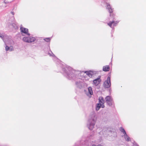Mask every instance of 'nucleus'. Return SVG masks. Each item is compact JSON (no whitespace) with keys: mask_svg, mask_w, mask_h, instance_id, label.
Returning a JSON list of instances; mask_svg holds the SVG:
<instances>
[{"mask_svg":"<svg viewBox=\"0 0 146 146\" xmlns=\"http://www.w3.org/2000/svg\"><path fill=\"white\" fill-rule=\"evenodd\" d=\"M92 146H102L101 145L99 144L98 145H96L94 144H93V145H92Z\"/></svg>","mask_w":146,"mask_h":146,"instance_id":"a878e982","label":"nucleus"},{"mask_svg":"<svg viewBox=\"0 0 146 146\" xmlns=\"http://www.w3.org/2000/svg\"><path fill=\"white\" fill-rule=\"evenodd\" d=\"M110 69V67L109 66L106 65L104 66L103 68V70L105 72L108 71Z\"/></svg>","mask_w":146,"mask_h":146,"instance_id":"4468645a","label":"nucleus"},{"mask_svg":"<svg viewBox=\"0 0 146 146\" xmlns=\"http://www.w3.org/2000/svg\"><path fill=\"white\" fill-rule=\"evenodd\" d=\"M100 78L101 76H99L97 78L94 80L93 81V84L96 86H97L101 81Z\"/></svg>","mask_w":146,"mask_h":146,"instance_id":"0eeeda50","label":"nucleus"},{"mask_svg":"<svg viewBox=\"0 0 146 146\" xmlns=\"http://www.w3.org/2000/svg\"><path fill=\"white\" fill-rule=\"evenodd\" d=\"M23 40L27 43H32L35 41L36 38L32 36H30V35L24 37L23 38Z\"/></svg>","mask_w":146,"mask_h":146,"instance_id":"20e7f679","label":"nucleus"},{"mask_svg":"<svg viewBox=\"0 0 146 146\" xmlns=\"http://www.w3.org/2000/svg\"><path fill=\"white\" fill-rule=\"evenodd\" d=\"M100 127H98V128H97V131H99V130H100Z\"/></svg>","mask_w":146,"mask_h":146,"instance_id":"c85d7f7f","label":"nucleus"},{"mask_svg":"<svg viewBox=\"0 0 146 146\" xmlns=\"http://www.w3.org/2000/svg\"><path fill=\"white\" fill-rule=\"evenodd\" d=\"M4 36L0 33V37L2 39H3Z\"/></svg>","mask_w":146,"mask_h":146,"instance_id":"393cba45","label":"nucleus"},{"mask_svg":"<svg viewBox=\"0 0 146 146\" xmlns=\"http://www.w3.org/2000/svg\"><path fill=\"white\" fill-rule=\"evenodd\" d=\"M120 131L123 133V134H124V135H125V134H126V131L122 127H121L120 128Z\"/></svg>","mask_w":146,"mask_h":146,"instance_id":"aec40b11","label":"nucleus"},{"mask_svg":"<svg viewBox=\"0 0 146 146\" xmlns=\"http://www.w3.org/2000/svg\"><path fill=\"white\" fill-rule=\"evenodd\" d=\"M89 94L90 95H92L93 94V92L92 88L91 87H89L88 88Z\"/></svg>","mask_w":146,"mask_h":146,"instance_id":"f3484780","label":"nucleus"},{"mask_svg":"<svg viewBox=\"0 0 146 146\" xmlns=\"http://www.w3.org/2000/svg\"><path fill=\"white\" fill-rule=\"evenodd\" d=\"M111 86V77L110 76H109L107 79L104 82L103 86L105 88H108L110 87Z\"/></svg>","mask_w":146,"mask_h":146,"instance_id":"39448f33","label":"nucleus"},{"mask_svg":"<svg viewBox=\"0 0 146 146\" xmlns=\"http://www.w3.org/2000/svg\"><path fill=\"white\" fill-rule=\"evenodd\" d=\"M96 118L94 114H92L89 117L87 124V127L91 130H92L94 127Z\"/></svg>","mask_w":146,"mask_h":146,"instance_id":"7ed1b4c3","label":"nucleus"},{"mask_svg":"<svg viewBox=\"0 0 146 146\" xmlns=\"http://www.w3.org/2000/svg\"><path fill=\"white\" fill-rule=\"evenodd\" d=\"M88 142L86 140H81L77 142L73 146H89Z\"/></svg>","mask_w":146,"mask_h":146,"instance_id":"423d86ee","label":"nucleus"},{"mask_svg":"<svg viewBox=\"0 0 146 146\" xmlns=\"http://www.w3.org/2000/svg\"><path fill=\"white\" fill-rule=\"evenodd\" d=\"M109 131V130H108L107 127H104L103 129H102V132L100 131L98 133L100 135H101L102 134L103 135H104L105 134H106V133L108 132Z\"/></svg>","mask_w":146,"mask_h":146,"instance_id":"1a4fd4ad","label":"nucleus"},{"mask_svg":"<svg viewBox=\"0 0 146 146\" xmlns=\"http://www.w3.org/2000/svg\"><path fill=\"white\" fill-rule=\"evenodd\" d=\"M120 131L123 133V134H124V135H125V134H126V131L122 127H121L120 128Z\"/></svg>","mask_w":146,"mask_h":146,"instance_id":"6ab92c4d","label":"nucleus"},{"mask_svg":"<svg viewBox=\"0 0 146 146\" xmlns=\"http://www.w3.org/2000/svg\"><path fill=\"white\" fill-rule=\"evenodd\" d=\"M133 146H139L138 145L135 141L133 143Z\"/></svg>","mask_w":146,"mask_h":146,"instance_id":"b1692460","label":"nucleus"},{"mask_svg":"<svg viewBox=\"0 0 146 146\" xmlns=\"http://www.w3.org/2000/svg\"><path fill=\"white\" fill-rule=\"evenodd\" d=\"M90 139H91L92 138V134L90 135L89 137H88Z\"/></svg>","mask_w":146,"mask_h":146,"instance_id":"bb28decb","label":"nucleus"},{"mask_svg":"<svg viewBox=\"0 0 146 146\" xmlns=\"http://www.w3.org/2000/svg\"><path fill=\"white\" fill-rule=\"evenodd\" d=\"M98 100L99 102V103L101 104H104V103L105 102V101L102 97H99L98 98Z\"/></svg>","mask_w":146,"mask_h":146,"instance_id":"f8f14e48","label":"nucleus"},{"mask_svg":"<svg viewBox=\"0 0 146 146\" xmlns=\"http://www.w3.org/2000/svg\"><path fill=\"white\" fill-rule=\"evenodd\" d=\"M106 8L110 13L109 19L111 21L108 23V25L113 29V27L116 26L118 23L119 21H115L116 20L115 15L113 13V9L112 8L110 4L106 3Z\"/></svg>","mask_w":146,"mask_h":146,"instance_id":"f03ea898","label":"nucleus"},{"mask_svg":"<svg viewBox=\"0 0 146 146\" xmlns=\"http://www.w3.org/2000/svg\"><path fill=\"white\" fill-rule=\"evenodd\" d=\"M60 67L61 68V72L67 79L76 81L75 85L76 87L80 89L84 87L86 84L82 82V77L81 76L83 72L74 70L71 67L64 65L61 64Z\"/></svg>","mask_w":146,"mask_h":146,"instance_id":"f257e3e1","label":"nucleus"},{"mask_svg":"<svg viewBox=\"0 0 146 146\" xmlns=\"http://www.w3.org/2000/svg\"><path fill=\"white\" fill-rule=\"evenodd\" d=\"M104 108L105 107L104 104H101L98 103L96 104V109L97 111H98L99 110L101 107Z\"/></svg>","mask_w":146,"mask_h":146,"instance_id":"9d476101","label":"nucleus"},{"mask_svg":"<svg viewBox=\"0 0 146 146\" xmlns=\"http://www.w3.org/2000/svg\"><path fill=\"white\" fill-rule=\"evenodd\" d=\"M20 30L22 33L26 34L28 36L30 35V34L28 33V29H27L21 27H20Z\"/></svg>","mask_w":146,"mask_h":146,"instance_id":"6e6552de","label":"nucleus"},{"mask_svg":"<svg viewBox=\"0 0 146 146\" xmlns=\"http://www.w3.org/2000/svg\"><path fill=\"white\" fill-rule=\"evenodd\" d=\"M51 38H46L44 39V40L46 42H48L50 41Z\"/></svg>","mask_w":146,"mask_h":146,"instance_id":"5701e85b","label":"nucleus"},{"mask_svg":"<svg viewBox=\"0 0 146 146\" xmlns=\"http://www.w3.org/2000/svg\"><path fill=\"white\" fill-rule=\"evenodd\" d=\"M84 72V73H86V75H88L89 77H92V76L94 75V73L92 71H85L84 72ZM83 73H82L83 74Z\"/></svg>","mask_w":146,"mask_h":146,"instance_id":"9b49d317","label":"nucleus"},{"mask_svg":"<svg viewBox=\"0 0 146 146\" xmlns=\"http://www.w3.org/2000/svg\"><path fill=\"white\" fill-rule=\"evenodd\" d=\"M11 27L13 29L15 30L17 29H18V26L16 24L13 23L12 24L10 25Z\"/></svg>","mask_w":146,"mask_h":146,"instance_id":"dca6fc26","label":"nucleus"},{"mask_svg":"<svg viewBox=\"0 0 146 146\" xmlns=\"http://www.w3.org/2000/svg\"><path fill=\"white\" fill-rule=\"evenodd\" d=\"M4 2V3H5V4L7 3H6V2H5V1Z\"/></svg>","mask_w":146,"mask_h":146,"instance_id":"c756f323","label":"nucleus"},{"mask_svg":"<svg viewBox=\"0 0 146 146\" xmlns=\"http://www.w3.org/2000/svg\"><path fill=\"white\" fill-rule=\"evenodd\" d=\"M48 54L50 56H52L53 57H55V56L54 55L52 52L50 50L49 51H48Z\"/></svg>","mask_w":146,"mask_h":146,"instance_id":"4be33fe9","label":"nucleus"},{"mask_svg":"<svg viewBox=\"0 0 146 146\" xmlns=\"http://www.w3.org/2000/svg\"><path fill=\"white\" fill-rule=\"evenodd\" d=\"M5 50L6 51H12L13 50V48L12 46H10L9 47L8 46L6 45Z\"/></svg>","mask_w":146,"mask_h":146,"instance_id":"ddd939ff","label":"nucleus"},{"mask_svg":"<svg viewBox=\"0 0 146 146\" xmlns=\"http://www.w3.org/2000/svg\"><path fill=\"white\" fill-rule=\"evenodd\" d=\"M11 13L13 15H14L15 13H14L13 11H11Z\"/></svg>","mask_w":146,"mask_h":146,"instance_id":"cd10ccee","label":"nucleus"},{"mask_svg":"<svg viewBox=\"0 0 146 146\" xmlns=\"http://www.w3.org/2000/svg\"><path fill=\"white\" fill-rule=\"evenodd\" d=\"M125 139L127 141H131L130 138L127 135V134L123 135Z\"/></svg>","mask_w":146,"mask_h":146,"instance_id":"a211bd4d","label":"nucleus"},{"mask_svg":"<svg viewBox=\"0 0 146 146\" xmlns=\"http://www.w3.org/2000/svg\"><path fill=\"white\" fill-rule=\"evenodd\" d=\"M107 104L109 105V106H110L113 105V104L114 102L113 100L112 101L109 102L107 101L106 102Z\"/></svg>","mask_w":146,"mask_h":146,"instance_id":"412c9836","label":"nucleus"},{"mask_svg":"<svg viewBox=\"0 0 146 146\" xmlns=\"http://www.w3.org/2000/svg\"><path fill=\"white\" fill-rule=\"evenodd\" d=\"M105 100L106 102L107 101H109V102H111L113 100V99L110 96H107L105 98Z\"/></svg>","mask_w":146,"mask_h":146,"instance_id":"2eb2a0df","label":"nucleus"}]
</instances>
